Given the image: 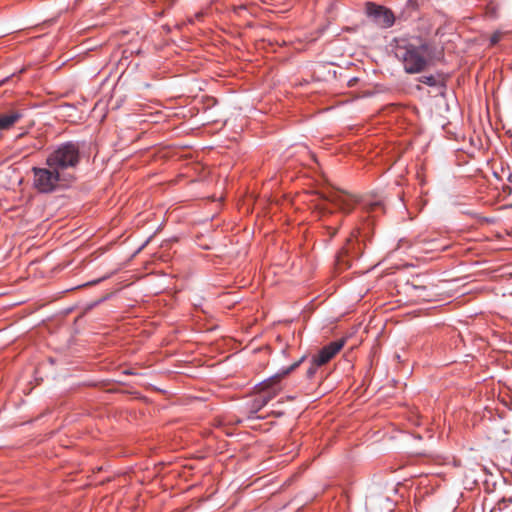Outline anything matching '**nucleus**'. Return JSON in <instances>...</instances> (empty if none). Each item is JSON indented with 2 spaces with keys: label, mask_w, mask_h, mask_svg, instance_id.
<instances>
[{
  "label": "nucleus",
  "mask_w": 512,
  "mask_h": 512,
  "mask_svg": "<svg viewBox=\"0 0 512 512\" xmlns=\"http://www.w3.org/2000/svg\"><path fill=\"white\" fill-rule=\"evenodd\" d=\"M394 53L409 74L424 71L430 63L429 46L420 40L415 42L406 39L396 40Z\"/></svg>",
  "instance_id": "nucleus-1"
},
{
  "label": "nucleus",
  "mask_w": 512,
  "mask_h": 512,
  "mask_svg": "<svg viewBox=\"0 0 512 512\" xmlns=\"http://www.w3.org/2000/svg\"><path fill=\"white\" fill-rule=\"evenodd\" d=\"M80 162L79 146L73 142L59 145L46 158V165L66 175L71 183L75 180L74 169Z\"/></svg>",
  "instance_id": "nucleus-2"
},
{
  "label": "nucleus",
  "mask_w": 512,
  "mask_h": 512,
  "mask_svg": "<svg viewBox=\"0 0 512 512\" xmlns=\"http://www.w3.org/2000/svg\"><path fill=\"white\" fill-rule=\"evenodd\" d=\"M31 171L33 173V187L39 193H53L71 184L66 179V175L47 165L46 167H33Z\"/></svg>",
  "instance_id": "nucleus-3"
},
{
  "label": "nucleus",
  "mask_w": 512,
  "mask_h": 512,
  "mask_svg": "<svg viewBox=\"0 0 512 512\" xmlns=\"http://www.w3.org/2000/svg\"><path fill=\"white\" fill-rule=\"evenodd\" d=\"M303 361V358H301L299 361L293 363L290 367L283 370L281 373L276 374L275 376L271 377L267 381L263 382L261 384V389L258 393V395L255 396L253 399L251 406H250V413L256 414L260 409H262L264 406L267 405V403L272 400L274 397L278 395L280 392V387L278 386V383L280 380L288 375L290 372L295 370L300 363Z\"/></svg>",
  "instance_id": "nucleus-4"
},
{
  "label": "nucleus",
  "mask_w": 512,
  "mask_h": 512,
  "mask_svg": "<svg viewBox=\"0 0 512 512\" xmlns=\"http://www.w3.org/2000/svg\"><path fill=\"white\" fill-rule=\"evenodd\" d=\"M361 255L359 243L354 235L347 238L345 245L336 255V266L339 270L347 269L351 266V261Z\"/></svg>",
  "instance_id": "nucleus-5"
},
{
  "label": "nucleus",
  "mask_w": 512,
  "mask_h": 512,
  "mask_svg": "<svg viewBox=\"0 0 512 512\" xmlns=\"http://www.w3.org/2000/svg\"><path fill=\"white\" fill-rule=\"evenodd\" d=\"M321 197L337 206L344 213H350L353 209L354 199L345 191L331 189L327 192H323Z\"/></svg>",
  "instance_id": "nucleus-6"
},
{
  "label": "nucleus",
  "mask_w": 512,
  "mask_h": 512,
  "mask_svg": "<svg viewBox=\"0 0 512 512\" xmlns=\"http://www.w3.org/2000/svg\"><path fill=\"white\" fill-rule=\"evenodd\" d=\"M367 14L382 28H390L395 22V16L390 9L374 3H367Z\"/></svg>",
  "instance_id": "nucleus-7"
},
{
  "label": "nucleus",
  "mask_w": 512,
  "mask_h": 512,
  "mask_svg": "<svg viewBox=\"0 0 512 512\" xmlns=\"http://www.w3.org/2000/svg\"><path fill=\"white\" fill-rule=\"evenodd\" d=\"M345 340L339 339L324 346L317 355L314 356L318 365L328 363L344 346Z\"/></svg>",
  "instance_id": "nucleus-8"
},
{
  "label": "nucleus",
  "mask_w": 512,
  "mask_h": 512,
  "mask_svg": "<svg viewBox=\"0 0 512 512\" xmlns=\"http://www.w3.org/2000/svg\"><path fill=\"white\" fill-rule=\"evenodd\" d=\"M23 117V112L11 109L0 113V130H9Z\"/></svg>",
  "instance_id": "nucleus-9"
},
{
  "label": "nucleus",
  "mask_w": 512,
  "mask_h": 512,
  "mask_svg": "<svg viewBox=\"0 0 512 512\" xmlns=\"http://www.w3.org/2000/svg\"><path fill=\"white\" fill-rule=\"evenodd\" d=\"M412 288L415 291H419L420 292V293L416 294V296L422 298L423 300H428L429 297H431V294L424 293V292H426V287L425 286H420V285L413 284Z\"/></svg>",
  "instance_id": "nucleus-10"
},
{
  "label": "nucleus",
  "mask_w": 512,
  "mask_h": 512,
  "mask_svg": "<svg viewBox=\"0 0 512 512\" xmlns=\"http://www.w3.org/2000/svg\"><path fill=\"white\" fill-rule=\"evenodd\" d=\"M321 365H318L317 362H316V359L313 357L312 359V362H311V366L308 368L307 372H306V375L308 378H312L317 369L320 367Z\"/></svg>",
  "instance_id": "nucleus-11"
},
{
  "label": "nucleus",
  "mask_w": 512,
  "mask_h": 512,
  "mask_svg": "<svg viewBox=\"0 0 512 512\" xmlns=\"http://www.w3.org/2000/svg\"><path fill=\"white\" fill-rule=\"evenodd\" d=\"M420 82H422L428 86H436L438 83V80L433 75H430V76H422L420 78Z\"/></svg>",
  "instance_id": "nucleus-12"
},
{
  "label": "nucleus",
  "mask_w": 512,
  "mask_h": 512,
  "mask_svg": "<svg viewBox=\"0 0 512 512\" xmlns=\"http://www.w3.org/2000/svg\"><path fill=\"white\" fill-rule=\"evenodd\" d=\"M504 36L503 32L496 31L490 37V45H496Z\"/></svg>",
  "instance_id": "nucleus-13"
},
{
  "label": "nucleus",
  "mask_w": 512,
  "mask_h": 512,
  "mask_svg": "<svg viewBox=\"0 0 512 512\" xmlns=\"http://www.w3.org/2000/svg\"><path fill=\"white\" fill-rule=\"evenodd\" d=\"M339 229V226L332 228L330 226L327 227V230L329 232L330 238L334 237Z\"/></svg>",
  "instance_id": "nucleus-14"
},
{
  "label": "nucleus",
  "mask_w": 512,
  "mask_h": 512,
  "mask_svg": "<svg viewBox=\"0 0 512 512\" xmlns=\"http://www.w3.org/2000/svg\"><path fill=\"white\" fill-rule=\"evenodd\" d=\"M381 206V203L380 202H374V203H371L369 205V209L368 211H375L376 208L380 207Z\"/></svg>",
  "instance_id": "nucleus-15"
}]
</instances>
